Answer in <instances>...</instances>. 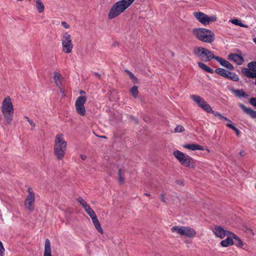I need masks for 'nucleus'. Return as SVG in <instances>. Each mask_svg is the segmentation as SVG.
<instances>
[{
  "mask_svg": "<svg viewBox=\"0 0 256 256\" xmlns=\"http://www.w3.org/2000/svg\"><path fill=\"white\" fill-rule=\"evenodd\" d=\"M232 92L238 98L243 97L246 98L248 96V94H246L242 90H232Z\"/></svg>",
  "mask_w": 256,
  "mask_h": 256,
  "instance_id": "obj_25",
  "label": "nucleus"
},
{
  "mask_svg": "<svg viewBox=\"0 0 256 256\" xmlns=\"http://www.w3.org/2000/svg\"><path fill=\"white\" fill-rule=\"evenodd\" d=\"M92 222L94 224V225L96 230L101 234H102L104 232L96 216V214L90 217Z\"/></svg>",
  "mask_w": 256,
  "mask_h": 256,
  "instance_id": "obj_17",
  "label": "nucleus"
},
{
  "mask_svg": "<svg viewBox=\"0 0 256 256\" xmlns=\"http://www.w3.org/2000/svg\"><path fill=\"white\" fill-rule=\"evenodd\" d=\"M80 94H86V92L84 90H80Z\"/></svg>",
  "mask_w": 256,
  "mask_h": 256,
  "instance_id": "obj_53",
  "label": "nucleus"
},
{
  "mask_svg": "<svg viewBox=\"0 0 256 256\" xmlns=\"http://www.w3.org/2000/svg\"><path fill=\"white\" fill-rule=\"evenodd\" d=\"M134 120H135L136 123L138 122V120L136 119V120L134 119Z\"/></svg>",
  "mask_w": 256,
  "mask_h": 256,
  "instance_id": "obj_58",
  "label": "nucleus"
},
{
  "mask_svg": "<svg viewBox=\"0 0 256 256\" xmlns=\"http://www.w3.org/2000/svg\"><path fill=\"white\" fill-rule=\"evenodd\" d=\"M176 184H178L180 186H184V182L182 180H176Z\"/></svg>",
  "mask_w": 256,
  "mask_h": 256,
  "instance_id": "obj_45",
  "label": "nucleus"
},
{
  "mask_svg": "<svg viewBox=\"0 0 256 256\" xmlns=\"http://www.w3.org/2000/svg\"><path fill=\"white\" fill-rule=\"evenodd\" d=\"M94 74L96 77H98L99 79H100V75L98 72H94Z\"/></svg>",
  "mask_w": 256,
  "mask_h": 256,
  "instance_id": "obj_50",
  "label": "nucleus"
},
{
  "mask_svg": "<svg viewBox=\"0 0 256 256\" xmlns=\"http://www.w3.org/2000/svg\"><path fill=\"white\" fill-rule=\"evenodd\" d=\"M198 64L202 70L208 72L210 74H213L214 72V71L212 68H211L210 67L208 66H206V64L202 62H198Z\"/></svg>",
  "mask_w": 256,
  "mask_h": 256,
  "instance_id": "obj_26",
  "label": "nucleus"
},
{
  "mask_svg": "<svg viewBox=\"0 0 256 256\" xmlns=\"http://www.w3.org/2000/svg\"><path fill=\"white\" fill-rule=\"evenodd\" d=\"M28 122L30 124V126H32V127L35 126V124L34 122L32 120H28Z\"/></svg>",
  "mask_w": 256,
  "mask_h": 256,
  "instance_id": "obj_48",
  "label": "nucleus"
},
{
  "mask_svg": "<svg viewBox=\"0 0 256 256\" xmlns=\"http://www.w3.org/2000/svg\"><path fill=\"white\" fill-rule=\"evenodd\" d=\"M207 20L208 21V24L210 22H215L216 20V16H208Z\"/></svg>",
  "mask_w": 256,
  "mask_h": 256,
  "instance_id": "obj_43",
  "label": "nucleus"
},
{
  "mask_svg": "<svg viewBox=\"0 0 256 256\" xmlns=\"http://www.w3.org/2000/svg\"><path fill=\"white\" fill-rule=\"evenodd\" d=\"M160 196H161V198H162V200L164 202H166V200H165V197H164V194H162L161 195H160Z\"/></svg>",
  "mask_w": 256,
  "mask_h": 256,
  "instance_id": "obj_49",
  "label": "nucleus"
},
{
  "mask_svg": "<svg viewBox=\"0 0 256 256\" xmlns=\"http://www.w3.org/2000/svg\"><path fill=\"white\" fill-rule=\"evenodd\" d=\"M125 72L127 73L130 78L132 80L133 82L136 84L138 83V79L134 76V75L128 70H126Z\"/></svg>",
  "mask_w": 256,
  "mask_h": 256,
  "instance_id": "obj_33",
  "label": "nucleus"
},
{
  "mask_svg": "<svg viewBox=\"0 0 256 256\" xmlns=\"http://www.w3.org/2000/svg\"><path fill=\"white\" fill-rule=\"evenodd\" d=\"M62 50L66 54L70 53L73 48L71 36L68 32L63 34L62 38Z\"/></svg>",
  "mask_w": 256,
  "mask_h": 256,
  "instance_id": "obj_7",
  "label": "nucleus"
},
{
  "mask_svg": "<svg viewBox=\"0 0 256 256\" xmlns=\"http://www.w3.org/2000/svg\"><path fill=\"white\" fill-rule=\"evenodd\" d=\"M184 131V128L182 125H178L174 129V132H182Z\"/></svg>",
  "mask_w": 256,
  "mask_h": 256,
  "instance_id": "obj_39",
  "label": "nucleus"
},
{
  "mask_svg": "<svg viewBox=\"0 0 256 256\" xmlns=\"http://www.w3.org/2000/svg\"><path fill=\"white\" fill-rule=\"evenodd\" d=\"M248 68H242V74L250 78H256V61L251 62L248 64Z\"/></svg>",
  "mask_w": 256,
  "mask_h": 256,
  "instance_id": "obj_10",
  "label": "nucleus"
},
{
  "mask_svg": "<svg viewBox=\"0 0 256 256\" xmlns=\"http://www.w3.org/2000/svg\"><path fill=\"white\" fill-rule=\"evenodd\" d=\"M27 192L28 194L24 202L25 208L30 212H32L34 208L35 194L31 187H28Z\"/></svg>",
  "mask_w": 256,
  "mask_h": 256,
  "instance_id": "obj_8",
  "label": "nucleus"
},
{
  "mask_svg": "<svg viewBox=\"0 0 256 256\" xmlns=\"http://www.w3.org/2000/svg\"><path fill=\"white\" fill-rule=\"evenodd\" d=\"M54 80L56 85V86L61 90L60 87L62 85V83L60 80L62 79V76L61 74L56 72H54Z\"/></svg>",
  "mask_w": 256,
  "mask_h": 256,
  "instance_id": "obj_21",
  "label": "nucleus"
},
{
  "mask_svg": "<svg viewBox=\"0 0 256 256\" xmlns=\"http://www.w3.org/2000/svg\"><path fill=\"white\" fill-rule=\"evenodd\" d=\"M231 123L232 122L227 124H226V126H228V128L234 130L236 132V135L238 136H239L240 134V130L238 128H237L236 126H233Z\"/></svg>",
  "mask_w": 256,
  "mask_h": 256,
  "instance_id": "obj_37",
  "label": "nucleus"
},
{
  "mask_svg": "<svg viewBox=\"0 0 256 256\" xmlns=\"http://www.w3.org/2000/svg\"><path fill=\"white\" fill-rule=\"evenodd\" d=\"M230 60L234 61L238 65H241L244 62V59L240 55L236 54H230L228 56Z\"/></svg>",
  "mask_w": 256,
  "mask_h": 256,
  "instance_id": "obj_14",
  "label": "nucleus"
},
{
  "mask_svg": "<svg viewBox=\"0 0 256 256\" xmlns=\"http://www.w3.org/2000/svg\"><path fill=\"white\" fill-rule=\"evenodd\" d=\"M80 158L82 160H85L86 158V155L81 154Z\"/></svg>",
  "mask_w": 256,
  "mask_h": 256,
  "instance_id": "obj_52",
  "label": "nucleus"
},
{
  "mask_svg": "<svg viewBox=\"0 0 256 256\" xmlns=\"http://www.w3.org/2000/svg\"><path fill=\"white\" fill-rule=\"evenodd\" d=\"M241 108L246 112V114L250 115L252 118H256V111L250 108H246L245 106L242 104H240Z\"/></svg>",
  "mask_w": 256,
  "mask_h": 256,
  "instance_id": "obj_18",
  "label": "nucleus"
},
{
  "mask_svg": "<svg viewBox=\"0 0 256 256\" xmlns=\"http://www.w3.org/2000/svg\"><path fill=\"white\" fill-rule=\"evenodd\" d=\"M215 72L224 78L228 77V76L227 74L228 71L225 69L222 68H217L215 70Z\"/></svg>",
  "mask_w": 256,
  "mask_h": 256,
  "instance_id": "obj_29",
  "label": "nucleus"
},
{
  "mask_svg": "<svg viewBox=\"0 0 256 256\" xmlns=\"http://www.w3.org/2000/svg\"><path fill=\"white\" fill-rule=\"evenodd\" d=\"M216 236L219 237L221 238H224L226 236H230V232L224 230L222 227L220 226H216L214 227L213 230Z\"/></svg>",
  "mask_w": 256,
  "mask_h": 256,
  "instance_id": "obj_12",
  "label": "nucleus"
},
{
  "mask_svg": "<svg viewBox=\"0 0 256 256\" xmlns=\"http://www.w3.org/2000/svg\"><path fill=\"white\" fill-rule=\"evenodd\" d=\"M62 25L66 28H70L69 24H68L66 22H62Z\"/></svg>",
  "mask_w": 256,
  "mask_h": 256,
  "instance_id": "obj_46",
  "label": "nucleus"
},
{
  "mask_svg": "<svg viewBox=\"0 0 256 256\" xmlns=\"http://www.w3.org/2000/svg\"><path fill=\"white\" fill-rule=\"evenodd\" d=\"M218 117L220 119V120H225V121H228L230 122H231L230 120L229 119H228L227 118L223 116L220 113L219 114L218 116Z\"/></svg>",
  "mask_w": 256,
  "mask_h": 256,
  "instance_id": "obj_42",
  "label": "nucleus"
},
{
  "mask_svg": "<svg viewBox=\"0 0 256 256\" xmlns=\"http://www.w3.org/2000/svg\"><path fill=\"white\" fill-rule=\"evenodd\" d=\"M201 108L208 113H210L211 111H212V107L206 101L204 102V104L202 105Z\"/></svg>",
  "mask_w": 256,
  "mask_h": 256,
  "instance_id": "obj_36",
  "label": "nucleus"
},
{
  "mask_svg": "<svg viewBox=\"0 0 256 256\" xmlns=\"http://www.w3.org/2000/svg\"><path fill=\"white\" fill-rule=\"evenodd\" d=\"M28 122V120H30L28 116H25Z\"/></svg>",
  "mask_w": 256,
  "mask_h": 256,
  "instance_id": "obj_55",
  "label": "nucleus"
},
{
  "mask_svg": "<svg viewBox=\"0 0 256 256\" xmlns=\"http://www.w3.org/2000/svg\"><path fill=\"white\" fill-rule=\"evenodd\" d=\"M232 22L234 24H235L236 25H238L241 26L245 27L246 26L244 24H242V23L240 22V21L238 20L234 19L232 20Z\"/></svg>",
  "mask_w": 256,
  "mask_h": 256,
  "instance_id": "obj_40",
  "label": "nucleus"
},
{
  "mask_svg": "<svg viewBox=\"0 0 256 256\" xmlns=\"http://www.w3.org/2000/svg\"><path fill=\"white\" fill-rule=\"evenodd\" d=\"M174 156L182 165L188 168H194L192 164L193 159L190 156L179 150L174 151Z\"/></svg>",
  "mask_w": 256,
  "mask_h": 256,
  "instance_id": "obj_5",
  "label": "nucleus"
},
{
  "mask_svg": "<svg viewBox=\"0 0 256 256\" xmlns=\"http://www.w3.org/2000/svg\"><path fill=\"white\" fill-rule=\"evenodd\" d=\"M210 113L212 114L215 116H217V117L220 114V112H214L212 110V111H211V112Z\"/></svg>",
  "mask_w": 256,
  "mask_h": 256,
  "instance_id": "obj_47",
  "label": "nucleus"
},
{
  "mask_svg": "<svg viewBox=\"0 0 256 256\" xmlns=\"http://www.w3.org/2000/svg\"><path fill=\"white\" fill-rule=\"evenodd\" d=\"M194 17L200 22L204 25L208 24V21L207 20L208 16L202 12H195L194 13Z\"/></svg>",
  "mask_w": 256,
  "mask_h": 256,
  "instance_id": "obj_13",
  "label": "nucleus"
},
{
  "mask_svg": "<svg viewBox=\"0 0 256 256\" xmlns=\"http://www.w3.org/2000/svg\"><path fill=\"white\" fill-rule=\"evenodd\" d=\"M216 61L218 62L220 65L226 68H227L230 70H234V66L230 62H229L228 61L224 60V58L220 57L218 56V58H217Z\"/></svg>",
  "mask_w": 256,
  "mask_h": 256,
  "instance_id": "obj_16",
  "label": "nucleus"
},
{
  "mask_svg": "<svg viewBox=\"0 0 256 256\" xmlns=\"http://www.w3.org/2000/svg\"><path fill=\"white\" fill-rule=\"evenodd\" d=\"M67 146V142L62 134H57L55 137L54 146V153L58 160H62L64 156Z\"/></svg>",
  "mask_w": 256,
  "mask_h": 256,
  "instance_id": "obj_2",
  "label": "nucleus"
},
{
  "mask_svg": "<svg viewBox=\"0 0 256 256\" xmlns=\"http://www.w3.org/2000/svg\"><path fill=\"white\" fill-rule=\"evenodd\" d=\"M206 62L210 61L212 59H214L216 60V58L218 57V56H215L210 50H208L207 48H206Z\"/></svg>",
  "mask_w": 256,
  "mask_h": 256,
  "instance_id": "obj_28",
  "label": "nucleus"
},
{
  "mask_svg": "<svg viewBox=\"0 0 256 256\" xmlns=\"http://www.w3.org/2000/svg\"><path fill=\"white\" fill-rule=\"evenodd\" d=\"M86 96H80L76 99L75 102V106L76 112L80 116H84L86 114V108L84 104L86 101Z\"/></svg>",
  "mask_w": 256,
  "mask_h": 256,
  "instance_id": "obj_9",
  "label": "nucleus"
},
{
  "mask_svg": "<svg viewBox=\"0 0 256 256\" xmlns=\"http://www.w3.org/2000/svg\"><path fill=\"white\" fill-rule=\"evenodd\" d=\"M2 112L6 124H10L12 120L14 112L13 104L10 96L4 98L2 105Z\"/></svg>",
  "mask_w": 256,
  "mask_h": 256,
  "instance_id": "obj_4",
  "label": "nucleus"
},
{
  "mask_svg": "<svg viewBox=\"0 0 256 256\" xmlns=\"http://www.w3.org/2000/svg\"><path fill=\"white\" fill-rule=\"evenodd\" d=\"M190 97L200 108H202V105H203L204 103V100L199 96L193 94L191 95Z\"/></svg>",
  "mask_w": 256,
  "mask_h": 256,
  "instance_id": "obj_22",
  "label": "nucleus"
},
{
  "mask_svg": "<svg viewBox=\"0 0 256 256\" xmlns=\"http://www.w3.org/2000/svg\"><path fill=\"white\" fill-rule=\"evenodd\" d=\"M134 0H121L114 3L109 10L108 18L112 20L124 12Z\"/></svg>",
  "mask_w": 256,
  "mask_h": 256,
  "instance_id": "obj_1",
  "label": "nucleus"
},
{
  "mask_svg": "<svg viewBox=\"0 0 256 256\" xmlns=\"http://www.w3.org/2000/svg\"><path fill=\"white\" fill-rule=\"evenodd\" d=\"M182 232V236L186 237L192 238L196 235L194 230L188 226H184Z\"/></svg>",
  "mask_w": 256,
  "mask_h": 256,
  "instance_id": "obj_15",
  "label": "nucleus"
},
{
  "mask_svg": "<svg viewBox=\"0 0 256 256\" xmlns=\"http://www.w3.org/2000/svg\"><path fill=\"white\" fill-rule=\"evenodd\" d=\"M254 41L256 44V38L254 39Z\"/></svg>",
  "mask_w": 256,
  "mask_h": 256,
  "instance_id": "obj_57",
  "label": "nucleus"
},
{
  "mask_svg": "<svg viewBox=\"0 0 256 256\" xmlns=\"http://www.w3.org/2000/svg\"><path fill=\"white\" fill-rule=\"evenodd\" d=\"M194 54L202 61L206 62V48L202 46L195 47L193 50Z\"/></svg>",
  "mask_w": 256,
  "mask_h": 256,
  "instance_id": "obj_11",
  "label": "nucleus"
},
{
  "mask_svg": "<svg viewBox=\"0 0 256 256\" xmlns=\"http://www.w3.org/2000/svg\"><path fill=\"white\" fill-rule=\"evenodd\" d=\"M227 74L228 76V77L226 78H228L234 82H237L239 80V77L238 75L234 72H232L228 71Z\"/></svg>",
  "mask_w": 256,
  "mask_h": 256,
  "instance_id": "obj_30",
  "label": "nucleus"
},
{
  "mask_svg": "<svg viewBox=\"0 0 256 256\" xmlns=\"http://www.w3.org/2000/svg\"><path fill=\"white\" fill-rule=\"evenodd\" d=\"M240 154L242 156H244L245 155V152L244 150H241L240 152Z\"/></svg>",
  "mask_w": 256,
  "mask_h": 256,
  "instance_id": "obj_51",
  "label": "nucleus"
},
{
  "mask_svg": "<svg viewBox=\"0 0 256 256\" xmlns=\"http://www.w3.org/2000/svg\"><path fill=\"white\" fill-rule=\"evenodd\" d=\"M184 148H186L187 149L192 150H204V147L202 146L194 144H185L184 146Z\"/></svg>",
  "mask_w": 256,
  "mask_h": 256,
  "instance_id": "obj_20",
  "label": "nucleus"
},
{
  "mask_svg": "<svg viewBox=\"0 0 256 256\" xmlns=\"http://www.w3.org/2000/svg\"><path fill=\"white\" fill-rule=\"evenodd\" d=\"M130 93L132 94V95L134 96V98H136L138 97V87L136 86H133L131 88H130Z\"/></svg>",
  "mask_w": 256,
  "mask_h": 256,
  "instance_id": "obj_35",
  "label": "nucleus"
},
{
  "mask_svg": "<svg viewBox=\"0 0 256 256\" xmlns=\"http://www.w3.org/2000/svg\"><path fill=\"white\" fill-rule=\"evenodd\" d=\"M36 6L40 13L42 12L44 9V4L40 0H36Z\"/></svg>",
  "mask_w": 256,
  "mask_h": 256,
  "instance_id": "obj_32",
  "label": "nucleus"
},
{
  "mask_svg": "<svg viewBox=\"0 0 256 256\" xmlns=\"http://www.w3.org/2000/svg\"><path fill=\"white\" fill-rule=\"evenodd\" d=\"M174 156L182 165L188 168H194L192 164L193 159L190 156L179 150L174 151Z\"/></svg>",
  "mask_w": 256,
  "mask_h": 256,
  "instance_id": "obj_6",
  "label": "nucleus"
},
{
  "mask_svg": "<svg viewBox=\"0 0 256 256\" xmlns=\"http://www.w3.org/2000/svg\"><path fill=\"white\" fill-rule=\"evenodd\" d=\"M192 34L199 40L208 44L212 43L215 39L214 33L212 30L207 28H194Z\"/></svg>",
  "mask_w": 256,
  "mask_h": 256,
  "instance_id": "obj_3",
  "label": "nucleus"
},
{
  "mask_svg": "<svg viewBox=\"0 0 256 256\" xmlns=\"http://www.w3.org/2000/svg\"><path fill=\"white\" fill-rule=\"evenodd\" d=\"M100 137L102 138H106V136H102Z\"/></svg>",
  "mask_w": 256,
  "mask_h": 256,
  "instance_id": "obj_56",
  "label": "nucleus"
},
{
  "mask_svg": "<svg viewBox=\"0 0 256 256\" xmlns=\"http://www.w3.org/2000/svg\"><path fill=\"white\" fill-rule=\"evenodd\" d=\"M250 103L253 106L256 107V98H250Z\"/></svg>",
  "mask_w": 256,
  "mask_h": 256,
  "instance_id": "obj_44",
  "label": "nucleus"
},
{
  "mask_svg": "<svg viewBox=\"0 0 256 256\" xmlns=\"http://www.w3.org/2000/svg\"><path fill=\"white\" fill-rule=\"evenodd\" d=\"M4 248L2 243L0 241V256H4Z\"/></svg>",
  "mask_w": 256,
  "mask_h": 256,
  "instance_id": "obj_41",
  "label": "nucleus"
},
{
  "mask_svg": "<svg viewBox=\"0 0 256 256\" xmlns=\"http://www.w3.org/2000/svg\"><path fill=\"white\" fill-rule=\"evenodd\" d=\"M125 170L122 168H120L118 172V180L120 184H122L124 181V174Z\"/></svg>",
  "mask_w": 256,
  "mask_h": 256,
  "instance_id": "obj_27",
  "label": "nucleus"
},
{
  "mask_svg": "<svg viewBox=\"0 0 256 256\" xmlns=\"http://www.w3.org/2000/svg\"><path fill=\"white\" fill-rule=\"evenodd\" d=\"M230 236L234 240V244L238 247L242 248L244 246V242L241 239L236 235L233 233H230Z\"/></svg>",
  "mask_w": 256,
  "mask_h": 256,
  "instance_id": "obj_24",
  "label": "nucleus"
},
{
  "mask_svg": "<svg viewBox=\"0 0 256 256\" xmlns=\"http://www.w3.org/2000/svg\"><path fill=\"white\" fill-rule=\"evenodd\" d=\"M144 195L146 196H150V194H148V193H145L144 194Z\"/></svg>",
  "mask_w": 256,
  "mask_h": 256,
  "instance_id": "obj_54",
  "label": "nucleus"
},
{
  "mask_svg": "<svg viewBox=\"0 0 256 256\" xmlns=\"http://www.w3.org/2000/svg\"><path fill=\"white\" fill-rule=\"evenodd\" d=\"M234 244V242L232 236H228L226 239L222 240L220 242L221 246L223 247H228L230 246H232Z\"/></svg>",
  "mask_w": 256,
  "mask_h": 256,
  "instance_id": "obj_23",
  "label": "nucleus"
},
{
  "mask_svg": "<svg viewBox=\"0 0 256 256\" xmlns=\"http://www.w3.org/2000/svg\"><path fill=\"white\" fill-rule=\"evenodd\" d=\"M44 256H52L50 242L48 239H46L45 240Z\"/></svg>",
  "mask_w": 256,
  "mask_h": 256,
  "instance_id": "obj_19",
  "label": "nucleus"
},
{
  "mask_svg": "<svg viewBox=\"0 0 256 256\" xmlns=\"http://www.w3.org/2000/svg\"><path fill=\"white\" fill-rule=\"evenodd\" d=\"M77 201L80 203V204L82 206L83 208H85L86 206H86L88 204L83 198L80 196L77 198Z\"/></svg>",
  "mask_w": 256,
  "mask_h": 256,
  "instance_id": "obj_38",
  "label": "nucleus"
},
{
  "mask_svg": "<svg viewBox=\"0 0 256 256\" xmlns=\"http://www.w3.org/2000/svg\"><path fill=\"white\" fill-rule=\"evenodd\" d=\"M84 210L86 212L87 214L90 216H92L96 214L94 210L90 207L89 204H88L86 207L84 208Z\"/></svg>",
  "mask_w": 256,
  "mask_h": 256,
  "instance_id": "obj_34",
  "label": "nucleus"
},
{
  "mask_svg": "<svg viewBox=\"0 0 256 256\" xmlns=\"http://www.w3.org/2000/svg\"><path fill=\"white\" fill-rule=\"evenodd\" d=\"M183 227L184 226H174L171 228V230L173 232H176L182 236V234L183 233Z\"/></svg>",
  "mask_w": 256,
  "mask_h": 256,
  "instance_id": "obj_31",
  "label": "nucleus"
}]
</instances>
